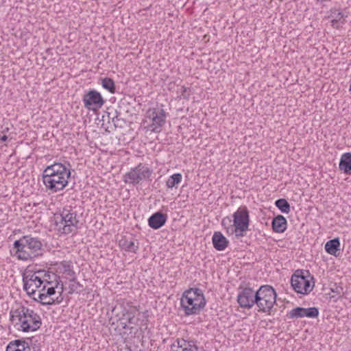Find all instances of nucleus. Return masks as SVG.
<instances>
[{"label": "nucleus", "mask_w": 351, "mask_h": 351, "mask_svg": "<svg viewBox=\"0 0 351 351\" xmlns=\"http://www.w3.org/2000/svg\"><path fill=\"white\" fill-rule=\"evenodd\" d=\"M136 307L128 306L126 307L123 304L116 305L112 309V315L118 317L123 329L128 330L130 334L136 336L139 331L142 332L143 326L145 329L147 327L148 315L147 312H143L141 315L138 313Z\"/></svg>", "instance_id": "f257e3e1"}, {"label": "nucleus", "mask_w": 351, "mask_h": 351, "mask_svg": "<svg viewBox=\"0 0 351 351\" xmlns=\"http://www.w3.org/2000/svg\"><path fill=\"white\" fill-rule=\"evenodd\" d=\"M71 174V165L69 162H54L44 169L42 179L47 190L57 193L67 186Z\"/></svg>", "instance_id": "f03ea898"}, {"label": "nucleus", "mask_w": 351, "mask_h": 351, "mask_svg": "<svg viewBox=\"0 0 351 351\" xmlns=\"http://www.w3.org/2000/svg\"><path fill=\"white\" fill-rule=\"evenodd\" d=\"M10 321L19 325L18 329L23 332H34L39 329L42 325L40 315L34 310L25 306H20L10 312Z\"/></svg>", "instance_id": "7ed1b4c3"}, {"label": "nucleus", "mask_w": 351, "mask_h": 351, "mask_svg": "<svg viewBox=\"0 0 351 351\" xmlns=\"http://www.w3.org/2000/svg\"><path fill=\"white\" fill-rule=\"evenodd\" d=\"M203 291L199 288L185 291L180 300L181 307L186 315H198L206 306Z\"/></svg>", "instance_id": "20e7f679"}, {"label": "nucleus", "mask_w": 351, "mask_h": 351, "mask_svg": "<svg viewBox=\"0 0 351 351\" xmlns=\"http://www.w3.org/2000/svg\"><path fill=\"white\" fill-rule=\"evenodd\" d=\"M79 220L73 209L63 208L55 215V229L60 234H68L78 229Z\"/></svg>", "instance_id": "39448f33"}, {"label": "nucleus", "mask_w": 351, "mask_h": 351, "mask_svg": "<svg viewBox=\"0 0 351 351\" xmlns=\"http://www.w3.org/2000/svg\"><path fill=\"white\" fill-rule=\"evenodd\" d=\"M167 113L162 108H149L143 121V129L146 132L160 133L166 123Z\"/></svg>", "instance_id": "423d86ee"}, {"label": "nucleus", "mask_w": 351, "mask_h": 351, "mask_svg": "<svg viewBox=\"0 0 351 351\" xmlns=\"http://www.w3.org/2000/svg\"><path fill=\"white\" fill-rule=\"evenodd\" d=\"M277 294L275 289L270 285H262L256 291V305L258 312L271 313L276 302Z\"/></svg>", "instance_id": "0eeeda50"}, {"label": "nucleus", "mask_w": 351, "mask_h": 351, "mask_svg": "<svg viewBox=\"0 0 351 351\" xmlns=\"http://www.w3.org/2000/svg\"><path fill=\"white\" fill-rule=\"evenodd\" d=\"M313 276L308 270L298 269L291 278V285L295 292L305 295L313 289L314 283L311 284Z\"/></svg>", "instance_id": "6e6552de"}, {"label": "nucleus", "mask_w": 351, "mask_h": 351, "mask_svg": "<svg viewBox=\"0 0 351 351\" xmlns=\"http://www.w3.org/2000/svg\"><path fill=\"white\" fill-rule=\"evenodd\" d=\"M152 174V170L146 165L139 163L132 168L123 176V181L126 184L136 185L143 180L149 179Z\"/></svg>", "instance_id": "1a4fd4ad"}, {"label": "nucleus", "mask_w": 351, "mask_h": 351, "mask_svg": "<svg viewBox=\"0 0 351 351\" xmlns=\"http://www.w3.org/2000/svg\"><path fill=\"white\" fill-rule=\"evenodd\" d=\"M235 234L237 238L244 236L243 232L248 230L250 215L246 206H241L232 215Z\"/></svg>", "instance_id": "9d476101"}, {"label": "nucleus", "mask_w": 351, "mask_h": 351, "mask_svg": "<svg viewBox=\"0 0 351 351\" xmlns=\"http://www.w3.org/2000/svg\"><path fill=\"white\" fill-rule=\"evenodd\" d=\"M34 275L23 274V289L30 297L36 295L37 291L41 288L43 284H50L48 279L41 280L40 277Z\"/></svg>", "instance_id": "9b49d317"}, {"label": "nucleus", "mask_w": 351, "mask_h": 351, "mask_svg": "<svg viewBox=\"0 0 351 351\" xmlns=\"http://www.w3.org/2000/svg\"><path fill=\"white\" fill-rule=\"evenodd\" d=\"M82 101L84 107L88 110L96 111L101 108L105 100L101 95L95 90H90L84 95Z\"/></svg>", "instance_id": "f8f14e48"}, {"label": "nucleus", "mask_w": 351, "mask_h": 351, "mask_svg": "<svg viewBox=\"0 0 351 351\" xmlns=\"http://www.w3.org/2000/svg\"><path fill=\"white\" fill-rule=\"evenodd\" d=\"M14 256L21 261H31L35 258L34 254L22 238L16 240L13 244Z\"/></svg>", "instance_id": "ddd939ff"}, {"label": "nucleus", "mask_w": 351, "mask_h": 351, "mask_svg": "<svg viewBox=\"0 0 351 351\" xmlns=\"http://www.w3.org/2000/svg\"><path fill=\"white\" fill-rule=\"evenodd\" d=\"M237 302L243 308L250 309L256 304V291L250 287L240 288Z\"/></svg>", "instance_id": "4468645a"}, {"label": "nucleus", "mask_w": 351, "mask_h": 351, "mask_svg": "<svg viewBox=\"0 0 351 351\" xmlns=\"http://www.w3.org/2000/svg\"><path fill=\"white\" fill-rule=\"evenodd\" d=\"M318 315L319 309L317 307H310L306 308L298 306L293 308L287 314V317L290 319H298L304 317L315 318Z\"/></svg>", "instance_id": "2eb2a0df"}, {"label": "nucleus", "mask_w": 351, "mask_h": 351, "mask_svg": "<svg viewBox=\"0 0 351 351\" xmlns=\"http://www.w3.org/2000/svg\"><path fill=\"white\" fill-rule=\"evenodd\" d=\"M64 291L63 284L61 283L60 291H58L59 295L56 298H50L48 296L47 293H37L36 295H32V298L36 302L40 303L42 305L50 306L53 304H60L63 300L62 292Z\"/></svg>", "instance_id": "dca6fc26"}, {"label": "nucleus", "mask_w": 351, "mask_h": 351, "mask_svg": "<svg viewBox=\"0 0 351 351\" xmlns=\"http://www.w3.org/2000/svg\"><path fill=\"white\" fill-rule=\"evenodd\" d=\"M21 238L29 246L32 253L34 254L35 258L42 255L43 245L39 238L33 237L31 234L23 236Z\"/></svg>", "instance_id": "f3484780"}, {"label": "nucleus", "mask_w": 351, "mask_h": 351, "mask_svg": "<svg viewBox=\"0 0 351 351\" xmlns=\"http://www.w3.org/2000/svg\"><path fill=\"white\" fill-rule=\"evenodd\" d=\"M167 220V215L161 212H156L148 219V225L152 229L158 230L162 227Z\"/></svg>", "instance_id": "a211bd4d"}, {"label": "nucleus", "mask_w": 351, "mask_h": 351, "mask_svg": "<svg viewBox=\"0 0 351 351\" xmlns=\"http://www.w3.org/2000/svg\"><path fill=\"white\" fill-rule=\"evenodd\" d=\"M178 345L173 344L170 351H198L197 346L193 341H186L184 339H178Z\"/></svg>", "instance_id": "6ab92c4d"}, {"label": "nucleus", "mask_w": 351, "mask_h": 351, "mask_svg": "<svg viewBox=\"0 0 351 351\" xmlns=\"http://www.w3.org/2000/svg\"><path fill=\"white\" fill-rule=\"evenodd\" d=\"M214 247L218 251L224 250L228 245V240L220 232H215L212 238Z\"/></svg>", "instance_id": "aec40b11"}, {"label": "nucleus", "mask_w": 351, "mask_h": 351, "mask_svg": "<svg viewBox=\"0 0 351 351\" xmlns=\"http://www.w3.org/2000/svg\"><path fill=\"white\" fill-rule=\"evenodd\" d=\"M29 350L31 348L28 342L22 339H16L9 343L5 351H29Z\"/></svg>", "instance_id": "412c9836"}, {"label": "nucleus", "mask_w": 351, "mask_h": 351, "mask_svg": "<svg viewBox=\"0 0 351 351\" xmlns=\"http://www.w3.org/2000/svg\"><path fill=\"white\" fill-rule=\"evenodd\" d=\"M272 229L276 233H282L287 229V219L281 215L274 217L272 220Z\"/></svg>", "instance_id": "4be33fe9"}, {"label": "nucleus", "mask_w": 351, "mask_h": 351, "mask_svg": "<svg viewBox=\"0 0 351 351\" xmlns=\"http://www.w3.org/2000/svg\"><path fill=\"white\" fill-rule=\"evenodd\" d=\"M339 168L347 175L351 174V153L348 152L341 155Z\"/></svg>", "instance_id": "5701e85b"}, {"label": "nucleus", "mask_w": 351, "mask_h": 351, "mask_svg": "<svg viewBox=\"0 0 351 351\" xmlns=\"http://www.w3.org/2000/svg\"><path fill=\"white\" fill-rule=\"evenodd\" d=\"M120 247L127 252H136L138 249V243L134 241L128 240L125 237L121 238L119 241Z\"/></svg>", "instance_id": "b1692460"}, {"label": "nucleus", "mask_w": 351, "mask_h": 351, "mask_svg": "<svg viewBox=\"0 0 351 351\" xmlns=\"http://www.w3.org/2000/svg\"><path fill=\"white\" fill-rule=\"evenodd\" d=\"M340 241L339 238H335L326 242L325 244V250L331 255H335L339 250Z\"/></svg>", "instance_id": "393cba45"}, {"label": "nucleus", "mask_w": 351, "mask_h": 351, "mask_svg": "<svg viewBox=\"0 0 351 351\" xmlns=\"http://www.w3.org/2000/svg\"><path fill=\"white\" fill-rule=\"evenodd\" d=\"M182 176L180 173H174L169 176L166 181V186L168 189H177L178 184L182 182Z\"/></svg>", "instance_id": "a878e982"}, {"label": "nucleus", "mask_w": 351, "mask_h": 351, "mask_svg": "<svg viewBox=\"0 0 351 351\" xmlns=\"http://www.w3.org/2000/svg\"><path fill=\"white\" fill-rule=\"evenodd\" d=\"M101 85L104 88L111 93H114L116 91L114 82L112 78L104 77L101 80Z\"/></svg>", "instance_id": "bb28decb"}, {"label": "nucleus", "mask_w": 351, "mask_h": 351, "mask_svg": "<svg viewBox=\"0 0 351 351\" xmlns=\"http://www.w3.org/2000/svg\"><path fill=\"white\" fill-rule=\"evenodd\" d=\"M276 206L284 213H289L290 212V204L287 199L281 198L278 199L275 202Z\"/></svg>", "instance_id": "cd10ccee"}, {"label": "nucleus", "mask_w": 351, "mask_h": 351, "mask_svg": "<svg viewBox=\"0 0 351 351\" xmlns=\"http://www.w3.org/2000/svg\"><path fill=\"white\" fill-rule=\"evenodd\" d=\"M233 221H232L231 218L229 217H224L221 221V225L226 229V232L229 234H233L235 233L234 223H232Z\"/></svg>", "instance_id": "c85d7f7f"}, {"label": "nucleus", "mask_w": 351, "mask_h": 351, "mask_svg": "<svg viewBox=\"0 0 351 351\" xmlns=\"http://www.w3.org/2000/svg\"><path fill=\"white\" fill-rule=\"evenodd\" d=\"M60 281L57 280V283H56V287L50 286V287H47L46 292L47 293L48 296H49L50 298H52L51 296L56 293V288L57 289H58V291H60V287L61 286V284H60Z\"/></svg>", "instance_id": "c756f323"}, {"label": "nucleus", "mask_w": 351, "mask_h": 351, "mask_svg": "<svg viewBox=\"0 0 351 351\" xmlns=\"http://www.w3.org/2000/svg\"><path fill=\"white\" fill-rule=\"evenodd\" d=\"M27 274H35L34 276L40 277L41 280L48 279L49 280V275L45 270H38L34 272H27Z\"/></svg>", "instance_id": "7c9ffc66"}, {"label": "nucleus", "mask_w": 351, "mask_h": 351, "mask_svg": "<svg viewBox=\"0 0 351 351\" xmlns=\"http://www.w3.org/2000/svg\"><path fill=\"white\" fill-rule=\"evenodd\" d=\"M73 283L69 285V293H73V292L77 291L79 288L82 287V285L79 282H77V280L75 281H72Z\"/></svg>", "instance_id": "2f4dec72"}, {"label": "nucleus", "mask_w": 351, "mask_h": 351, "mask_svg": "<svg viewBox=\"0 0 351 351\" xmlns=\"http://www.w3.org/2000/svg\"><path fill=\"white\" fill-rule=\"evenodd\" d=\"M332 16L334 17V19L340 21L343 18V14L339 10H335L332 13Z\"/></svg>", "instance_id": "473e14b6"}, {"label": "nucleus", "mask_w": 351, "mask_h": 351, "mask_svg": "<svg viewBox=\"0 0 351 351\" xmlns=\"http://www.w3.org/2000/svg\"><path fill=\"white\" fill-rule=\"evenodd\" d=\"M62 267H63L64 273L71 272L72 274H73V270L72 269V266L71 265L70 263H68L66 262H63L62 263Z\"/></svg>", "instance_id": "72a5a7b5"}, {"label": "nucleus", "mask_w": 351, "mask_h": 351, "mask_svg": "<svg viewBox=\"0 0 351 351\" xmlns=\"http://www.w3.org/2000/svg\"><path fill=\"white\" fill-rule=\"evenodd\" d=\"M48 285H51V282L50 281V284H43L41 288L38 289L37 291V293H46L47 289L48 287Z\"/></svg>", "instance_id": "f704fd0d"}, {"label": "nucleus", "mask_w": 351, "mask_h": 351, "mask_svg": "<svg viewBox=\"0 0 351 351\" xmlns=\"http://www.w3.org/2000/svg\"><path fill=\"white\" fill-rule=\"evenodd\" d=\"M120 121L123 120L120 119L117 114L112 117V121L113 122L115 127H117L119 125V122Z\"/></svg>", "instance_id": "c9c22d12"}, {"label": "nucleus", "mask_w": 351, "mask_h": 351, "mask_svg": "<svg viewBox=\"0 0 351 351\" xmlns=\"http://www.w3.org/2000/svg\"><path fill=\"white\" fill-rule=\"evenodd\" d=\"M189 90V88H186L185 86H182L181 87V90H180V92H181V95L184 98V99H188V97L185 95V93H186V91Z\"/></svg>", "instance_id": "e433bc0d"}, {"label": "nucleus", "mask_w": 351, "mask_h": 351, "mask_svg": "<svg viewBox=\"0 0 351 351\" xmlns=\"http://www.w3.org/2000/svg\"><path fill=\"white\" fill-rule=\"evenodd\" d=\"M338 23H339V21H337V19H333L331 21L332 26L333 27H335V28H338V27H339V26H338Z\"/></svg>", "instance_id": "4c0bfd02"}, {"label": "nucleus", "mask_w": 351, "mask_h": 351, "mask_svg": "<svg viewBox=\"0 0 351 351\" xmlns=\"http://www.w3.org/2000/svg\"><path fill=\"white\" fill-rule=\"evenodd\" d=\"M66 274L72 277V278L70 280V281H75L76 280V278L75 276V274L74 271H73V274H72L71 272H66Z\"/></svg>", "instance_id": "58836bf2"}, {"label": "nucleus", "mask_w": 351, "mask_h": 351, "mask_svg": "<svg viewBox=\"0 0 351 351\" xmlns=\"http://www.w3.org/2000/svg\"><path fill=\"white\" fill-rule=\"evenodd\" d=\"M0 140L2 142H5V141H6L8 140V136L5 134L1 135L0 134Z\"/></svg>", "instance_id": "ea45409f"}, {"label": "nucleus", "mask_w": 351, "mask_h": 351, "mask_svg": "<svg viewBox=\"0 0 351 351\" xmlns=\"http://www.w3.org/2000/svg\"><path fill=\"white\" fill-rule=\"evenodd\" d=\"M9 130L8 128H5L2 131L1 133H5Z\"/></svg>", "instance_id": "a19ab883"}, {"label": "nucleus", "mask_w": 351, "mask_h": 351, "mask_svg": "<svg viewBox=\"0 0 351 351\" xmlns=\"http://www.w3.org/2000/svg\"><path fill=\"white\" fill-rule=\"evenodd\" d=\"M110 114H111L110 112H108V117H110Z\"/></svg>", "instance_id": "79ce46f5"}]
</instances>
